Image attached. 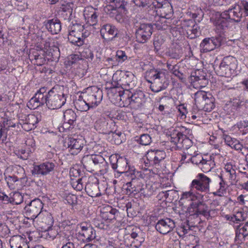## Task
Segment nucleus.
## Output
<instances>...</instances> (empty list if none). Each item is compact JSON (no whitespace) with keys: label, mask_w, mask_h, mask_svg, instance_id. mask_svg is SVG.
I'll list each match as a JSON object with an SVG mask.
<instances>
[{"label":"nucleus","mask_w":248,"mask_h":248,"mask_svg":"<svg viewBox=\"0 0 248 248\" xmlns=\"http://www.w3.org/2000/svg\"><path fill=\"white\" fill-rule=\"evenodd\" d=\"M167 67L170 69L172 73L176 77L179 78L180 80L183 81L185 80L186 78L183 73L181 72L178 69L176 68V66H172L171 64H168Z\"/></svg>","instance_id":"nucleus-49"},{"label":"nucleus","mask_w":248,"mask_h":248,"mask_svg":"<svg viewBox=\"0 0 248 248\" xmlns=\"http://www.w3.org/2000/svg\"><path fill=\"white\" fill-rule=\"evenodd\" d=\"M142 232L139 228L134 227L131 229L130 235L134 239L133 243H137L136 247L140 246L144 242V238L141 236Z\"/></svg>","instance_id":"nucleus-38"},{"label":"nucleus","mask_w":248,"mask_h":248,"mask_svg":"<svg viewBox=\"0 0 248 248\" xmlns=\"http://www.w3.org/2000/svg\"><path fill=\"white\" fill-rule=\"evenodd\" d=\"M110 163L112 169L116 172L115 177L121 174H124L127 176V172L131 173L135 169H133L128 165L126 158L111 155L109 157Z\"/></svg>","instance_id":"nucleus-7"},{"label":"nucleus","mask_w":248,"mask_h":248,"mask_svg":"<svg viewBox=\"0 0 248 248\" xmlns=\"http://www.w3.org/2000/svg\"><path fill=\"white\" fill-rule=\"evenodd\" d=\"M116 61L119 62H123L127 59L125 52L122 50H118L116 54Z\"/></svg>","instance_id":"nucleus-60"},{"label":"nucleus","mask_w":248,"mask_h":248,"mask_svg":"<svg viewBox=\"0 0 248 248\" xmlns=\"http://www.w3.org/2000/svg\"><path fill=\"white\" fill-rule=\"evenodd\" d=\"M3 196L5 199V204L10 203L12 205H17L23 201V197L19 192H11L9 196L3 193Z\"/></svg>","instance_id":"nucleus-29"},{"label":"nucleus","mask_w":248,"mask_h":248,"mask_svg":"<svg viewBox=\"0 0 248 248\" xmlns=\"http://www.w3.org/2000/svg\"><path fill=\"white\" fill-rule=\"evenodd\" d=\"M55 167V164L53 162L46 161L40 165H34L31 170L32 175H46L53 171Z\"/></svg>","instance_id":"nucleus-18"},{"label":"nucleus","mask_w":248,"mask_h":248,"mask_svg":"<svg viewBox=\"0 0 248 248\" xmlns=\"http://www.w3.org/2000/svg\"><path fill=\"white\" fill-rule=\"evenodd\" d=\"M214 162L211 158L209 160L203 159L200 167L203 172H208L215 165Z\"/></svg>","instance_id":"nucleus-47"},{"label":"nucleus","mask_w":248,"mask_h":248,"mask_svg":"<svg viewBox=\"0 0 248 248\" xmlns=\"http://www.w3.org/2000/svg\"><path fill=\"white\" fill-rule=\"evenodd\" d=\"M136 141L142 145L147 146L152 142V138L148 134H143L136 140Z\"/></svg>","instance_id":"nucleus-48"},{"label":"nucleus","mask_w":248,"mask_h":248,"mask_svg":"<svg viewBox=\"0 0 248 248\" xmlns=\"http://www.w3.org/2000/svg\"><path fill=\"white\" fill-rule=\"evenodd\" d=\"M63 198L67 203L69 205H74L77 202V197L75 195L70 193H62Z\"/></svg>","instance_id":"nucleus-50"},{"label":"nucleus","mask_w":248,"mask_h":248,"mask_svg":"<svg viewBox=\"0 0 248 248\" xmlns=\"http://www.w3.org/2000/svg\"><path fill=\"white\" fill-rule=\"evenodd\" d=\"M130 183L131 182H129L123 185V188L124 190H125V194L130 195L132 193H133L134 194H137V193H136V189L133 186L129 185Z\"/></svg>","instance_id":"nucleus-56"},{"label":"nucleus","mask_w":248,"mask_h":248,"mask_svg":"<svg viewBox=\"0 0 248 248\" xmlns=\"http://www.w3.org/2000/svg\"><path fill=\"white\" fill-rule=\"evenodd\" d=\"M73 3H66L62 4L60 7V15L64 20H70L73 12Z\"/></svg>","instance_id":"nucleus-35"},{"label":"nucleus","mask_w":248,"mask_h":248,"mask_svg":"<svg viewBox=\"0 0 248 248\" xmlns=\"http://www.w3.org/2000/svg\"><path fill=\"white\" fill-rule=\"evenodd\" d=\"M49 48L47 49L46 52H47V60L51 61H55L60 56L59 48L57 46L52 45L50 46L48 45Z\"/></svg>","instance_id":"nucleus-41"},{"label":"nucleus","mask_w":248,"mask_h":248,"mask_svg":"<svg viewBox=\"0 0 248 248\" xmlns=\"http://www.w3.org/2000/svg\"><path fill=\"white\" fill-rule=\"evenodd\" d=\"M79 228L77 235L78 238L83 242H89L95 238V231L90 224L82 222L79 225Z\"/></svg>","instance_id":"nucleus-12"},{"label":"nucleus","mask_w":248,"mask_h":248,"mask_svg":"<svg viewBox=\"0 0 248 248\" xmlns=\"http://www.w3.org/2000/svg\"><path fill=\"white\" fill-rule=\"evenodd\" d=\"M108 123L104 118L97 120L94 123V127L99 133L109 134L111 131L108 127Z\"/></svg>","instance_id":"nucleus-34"},{"label":"nucleus","mask_w":248,"mask_h":248,"mask_svg":"<svg viewBox=\"0 0 248 248\" xmlns=\"http://www.w3.org/2000/svg\"><path fill=\"white\" fill-rule=\"evenodd\" d=\"M84 168L88 171H100L101 173L107 171V162L101 155H91L84 156L81 160Z\"/></svg>","instance_id":"nucleus-4"},{"label":"nucleus","mask_w":248,"mask_h":248,"mask_svg":"<svg viewBox=\"0 0 248 248\" xmlns=\"http://www.w3.org/2000/svg\"><path fill=\"white\" fill-rule=\"evenodd\" d=\"M120 212L116 208L108 206L103 209L101 212V216L103 219L106 220H118Z\"/></svg>","instance_id":"nucleus-31"},{"label":"nucleus","mask_w":248,"mask_h":248,"mask_svg":"<svg viewBox=\"0 0 248 248\" xmlns=\"http://www.w3.org/2000/svg\"><path fill=\"white\" fill-rule=\"evenodd\" d=\"M64 122L70 125H74L77 118L76 113L72 109L66 110L63 113Z\"/></svg>","instance_id":"nucleus-40"},{"label":"nucleus","mask_w":248,"mask_h":248,"mask_svg":"<svg viewBox=\"0 0 248 248\" xmlns=\"http://www.w3.org/2000/svg\"><path fill=\"white\" fill-rule=\"evenodd\" d=\"M211 179L203 173L198 174L190 185V191L196 190L201 192L207 193L209 191Z\"/></svg>","instance_id":"nucleus-10"},{"label":"nucleus","mask_w":248,"mask_h":248,"mask_svg":"<svg viewBox=\"0 0 248 248\" xmlns=\"http://www.w3.org/2000/svg\"><path fill=\"white\" fill-rule=\"evenodd\" d=\"M224 170L229 175V180L232 183L235 181L236 174L235 170L230 163H227L224 167Z\"/></svg>","instance_id":"nucleus-44"},{"label":"nucleus","mask_w":248,"mask_h":248,"mask_svg":"<svg viewBox=\"0 0 248 248\" xmlns=\"http://www.w3.org/2000/svg\"><path fill=\"white\" fill-rule=\"evenodd\" d=\"M134 75L130 72L117 71L112 76V80L115 87L113 89H132L135 83Z\"/></svg>","instance_id":"nucleus-5"},{"label":"nucleus","mask_w":248,"mask_h":248,"mask_svg":"<svg viewBox=\"0 0 248 248\" xmlns=\"http://www.w3.org/2000/svg\"><path fill=\"white\" fill-rule=\"evenodd\" d=\"M188 218L186 221L183 222L177 228V234L180 236H184L185 234H187L189 231L191 230V228L192 227H194L197 225L196 224H194V221L190 223V221Z\"/></svg>","instance_id":"nucleus-36"},{"label":"nucleus","mask_w":248,"mask_h":248,"mask_svg":"<svg viewBox=\"0 0 248 248\" xmlns=\"http://www.w3.org/2000/svg\"><path fill=\"white\" fill-rule=\"evenodd\" d=\"M43 207L42 201L38 199H34L25 206V215L31 219H34L40 215Z\"/></svg>","instance_id":"nucleus-15"},{"label":"nucleus","mask_w":248,"mask_h":248,"mask_svg":"<svg viewBox=\"0 0 248 248\" xmlns=\"http://www.w3.org/2000/svg\"><path fill=\"white\" fill-rule=\"evenodd\" d=\"M227 19V17L223 16V13H222L220 16L215 20L214 24L216 31L217 33L223 32L228 28L229 23Z\"/></svg>","instance_id":"nucleus-33"},{"label":"nucleus","mask_w":248,"mask_h":248,"mask_svg":"<svg viewBox=\"0 0 248 248\" xmlns=\"http://www.w3.org/2000/svg\"><path fill=\"white\" fill-rule=\"evenodd\" d=\"M112 91L115 93L116 98L120 101L121 106L124 107L130 106L131 92L130 90L112 89Z\"/></svg>","instance_id":"nucleus-19"},{"label":"nucleus","mask_w":248,"mask_h":248,"mask_svg":"<svg viewBox=\"0 0 248 248\" xmlns=\"http://www.w3.org/2000/svg\"><path fill=\"white\" fill-rule=\"evenodd\" d=\"M239 4L242 11H243L246 16H248V1L246 0H241Z\"/></svg>","instance_id":"nucleus-64"},{"label":"nucleus","mask_w":248,"mask_h":248,"mask_svg":"<svg viewBox=\"0 0 248 248\" xmlns=\"http://www.w3.org/2000/svg\"><path fill=\"white\" fill-rule=\"evenodd\" d=\"M97 181H96L95 182H89L86 185L85 190L89 196L96 197L101 195Z\"/></svg>","instance_id":"nucleus-32"},{"label":"nucleus","mask_w":248,"mask_h":248,"mask_svg":"<svg viewBox=\"0 0 248 248\" xmlns=\"http://www.w3.org/2000/svg\"><path fill=\"white\" fill-rule=\"evenodd\" d=\"M99 15L97 10L92 6L86 7L83 12V15L87 23L93 26L97 24Z\"/></svg>","instance_id":"nucleus-24"},{"label":"nucleus","mask_w":248,"mask_h":248,"mask_svg":"<svg viewBox=\"0 0 248 248\" xmlns=\"http://www.w3.org/2000/svg\"><path fill=\"white\" fill-rule=\"evenodd\" d=\"M188 23L189 24H192V28L187 30V34L190 39L194 38L197 37L198 32L197 26L194 25V22L191 20H189Z\"/></svg>","instance_id":"nucleus-51"},{"label":"nucleus","mask_w":248,"mask_h":248,"mask_svg":"<svg viewBox=\"0 0 248 248\" xmlns=\"http://www.w3.org/2000/svg\"><path fill=\"white\" fill-rule=\"evenodd\" d=\"M93 52L89 48H85L81 53V57L87 59L90 61L91 57H93Z\"/></svg>","instance_id":"nucleus-63"},{"label":"nucleus","mask_w":248,"mask_h":248,"mask_svg":"<svg viewBox=\"0 0 248 248\" xmlns=\"http://www.w3.org/2000/svg\"><path fill=\"white\" fill-rule=\"evenodd\" d=\"M19 170L21 173V176H8L6 178L7 185L9 188L14 189L15 188L14 183L17 181L21 180L26 178V174L24 169L23 168H19Z\"/></svg>","instance_id":"nucleus-37"},{"label":"nucleus","mask_w":248,"mask_h":248,"mask_svg":"<svg viewBox=\"0 0 248 248\" xmlns=\"http://www.w3.org/2000/svg\"><path fill=\"white\" fill-rule=\"evenodd\" d=\"M45 26L52 34L59 33L62 29L61 23L57 18L47 20L45 22Z\"/></svg>","instance_id":"nucleus-28"},{"label":"nucleus","mask_w":248,"mask_h":248,"mask_svg":"<svg viewBox=\"0 0 248 248\" xmlns=\"http://www.w3.org/2000/svg\"><path fill=\"white\" fill-rule=\"evenodd\" d=\"M74 105L77 109L80 111H86L92 108L90 106L88 105L84 98L81 97V95L75 101Z\"/></svg>","instance_id":"nucleus-42"},{"label":"nucleus","mask_w":248,"mask_h":248,"mask_svg":"<svg viewBox=\"0 0 248 248\" xmlns=\"http://www.w3.org/2000/svg\"><path fill=\"white\" fill-rule=\"evenodd\" d=\"M166 153L163 150H150L146 154V157L149 163L153 166H159V163L166 157Z\"/></svg>","instance_id":"nucleus-20"},{"label":"nucleus","mask_w":248,"mask_h":248,"mask_svg":"<svg viewBox=\"0 0 248 248\" xmlns=\"http://www.w3.org/2000/svg\"><path fill=\"white\" fill-rule=\"evenodd\" d=\"M127 177L131 179L130 185L133 186L136 189V193H140L143 190V184L142 183V178H140L141 175L140 172L134 170L131 173L127 172Z\"/></svg>","instance_id":"nucleus-25"},{"label":"nucleus","mask_w":248,"mask_h":248,"mask_svg":"<svg viewBox=\"0 0 248 248\" xmlns=\"http://www.w3.org/2000/svg\"><path fill=\"white\" fill-rule=\"evenodd\" d=\"M166 70L152 68L145 72V77L147 81L151 83V90L155 93L166 89L169 85V81L166 78Z\"/></svg>","instance_id":"nucleus-3"},{"label":"nucleus","mask_w":248,"mask_h":248,"mask_svg":"<svg viewBox=\"0 0 248 248\" xmlns=\"http://www.w3.org/2000/svg\"><path fill=\"white\" fill-rule=\"evenodd\" d=\"M224 38L221 35L204 38L200 45L204 52H209L220 47L223 42Z\"/></svg>","instance_id":"nucleus-13"},{"label":"nucleus","mask_w":248,"mask_h":248,"mask_svg":"<svg viewBox=\"0 0 248 248\" xmlns=\"http://www.w3.org/2000/svg\"><path fill=\"white\" fill-rule=\"evenodd\" d=\"M82 98L87 102L91 108L97 106L103 98V91L96 86H93L87 89L86 92L81 95Z\"/></svg>","instance_id":"nucleus-9"},{"label":"nucleus","mask_w":248,"mask_h":248,"mask_svg":"<svg viewBox=\"0 0 248 248\" xmlns=\"http://www.w3.org/2000/svg\"><path fill=\"white\" fill-rule=\"evenodd\" d=\"M102 61V54L98 52H96L95 54H93V57H91L89 62L96 65L100 63Z\"/></svg>","instance_id":"nucleus-58"},{"label":"nucleus","mask_w":248,"mask_h":248,"mask_svg":"<svg viewBox=\"0 0 248 248\" xmlns=\"http://www.w3.org/2000/svg\"><path fill=\"white\" fill-rule=\"evenodd\" d=\"M29 57L34 64L42 65L47 60V52L44 49L34 50L29 54Z\"/></svg>","instance_id":"nucleus-22"},{"label":"nucleus","mask_w":248,"mask_h":248,"mask_svg":"<svg viewBox=\"0 0 248 248\" xmlns=\"http://www.w3.org/2000/svg\"><path fill=\"white\" fill-rule=\"evenodd\" d=\"M191 81L194 84L197 82L201 87H205L208 83V80L205 76L198 75L197 73H195V75L191 76Z\"/></svg>","instance_id":"nucleus-45"},{"label":"nucleus","mask_w":248,"mask_h":248,"mask_svg":"<svg viewBox=\"0 0 248 248\" xmlns=\"http://www.w3.org/2000/svg\"><path fill=\"white\" fill-rule=\"evenodd\" d=\"M237 68V60L232 56L224 57L217 68V74L221 77H230Z\"/></svg>","instance_id":"nucleus-8"},{"label":"nucleus","mask_w":248,"mask_h":248,"mask_svg":"<svg viewBox=\"0 0 248 248\" xmlns=\"http://www.w3.org/2000/svg\"><path fill=\"white\" fill-rule=\"evenodd\" d=\"M170 141L175 145L178 149L188 150L193 149L192 142L189 137L182 134L173 133L170 135Z\"/></svg>","instance_id":"nucleus-14"},{"label":"nucleus","mask_w":248,"mask_h":248,"mask_svg":"<svg viewBox=\"0 0 248 248\" xmlns=\"http://www.w3.org/2000/svg\"><path fill=\"white\" fill-rule=\"evenodd\" d=\"M182 54V48L179 45H175L171 48L168 52L169 56L172 59H177Z\"/></svg>","instance_id":"nucleus-46"},{"label":"nucleus","mask_w":248,"mask_h":248,"mask_svg":"<svg viewBox=\"0 0 248 248\" xmlns=\"http://www.w3.org/2000/svg\"><path fill=\"white\" fill-rule=\"evenodd\" d=\"M248 235V225L246 223L245 224L241 226H238L235 232V240L243 242L245 238Z\"/></svg>","instance_id":"nucleus-39"},{"label":"nucleus","mask_w":248,"mask_h":248,"mask_svg":"<svg viewBox=\"0 0 248 248\" xmlns=\"http://www.w3.org/2000/svg\"><path fill=\"white\" fill-rule=\"evenodd\" d=\"M42 222L48 226V228H50L54 222L51 214L48 212H45L42 218Z\"/></svg>","instance_id":"nucleus-53"},{"label":"nucleus","mask_w":248,"mask_h":248,"mask_svg":"<svg viewBox=\"0 0 248 248\" xmlns=\"http://www.w3.org/2000/svg\"><path fill=\"white\" fill-rule=\"evenodd\" d=\"M156 11L160 14V17L163 19H170L173 14L172 6L168 1H165L163 5Z\"/></svg>","instance_id":"nucleus-30"},{"label":"nucleus","mask_w":248,"mask_h":248,"mask_svg":"<svg viewBox=\"0 0 248 248\" xmlns=\"http://www.w3.org/2000/svg\"><path fill=\"white\" fill-rule=\"evenodd\" d=\"M132 1L137 7L142 8L149 6L151 3L150 0H132Z\"/></svg>","instance_id":"nucleus-57"},{"label":"nucleus","mask_w":248,"mask_h":248,"mask_svg":"<svg viewBox=\"0 0 248 248\" xmlns=\"http://www.w3.org/2000/svg\"><path fill=\"white\" fill-rule=\"evenodd\" d=\"M145 96L144 93L140 90L131 92L130 107L135 109L140 108L145 102Z\"/></svg>","instance_id":"nucleus-26"},{"label":"nucleus","mask_w":248,"mask_h":248,"mask_svg":"<svg viewBox=\"0 0 248 248\" xmlns=\"http://www.w3.org/2000/svg\"><path fill=\"white\" fill-rule=\"evenodd\" d=\"M93 224L95 227L100 229H106L107 228V225H106L102 219L99 218H94L93 220Z\"/></svg>","instance_id":"nucleus-62"},{"label":"nucleus","mask_w":248,"mask_h":248,"mask_svg":"<svg viewBox=\"0 0 248 248\" xmlns=\"http://www.w3.org/2000/svg\"><path fill=\"white\" fill-rule=\"evenodd\" d=\"M223 138L225 140L227 145L230 147H232L234 142H237V140L234 138H232L230 136L226 134L225 131H223Z\"/></svg>","instance_id":"nucleus-61"},{"label":"nucleus","mask_w":248,"mask_h":248,"mask_svg":"<svg viewBox=\"0 0 248 248\" xmlns=\"http://www.w3.org/2000/svg\"><path fill=\"white\" fill-rule=\"evenodd\" d=\"M242 15L243 11L240 4L235 5L233 8L223 12V16L236 22H239L241 21Z\"/></svg>","instance_id":"nucleus-23"},{"label":"nucleus","mask_w":248,"mask_h":248,"mask_svg":"<svg viewBox=\"0 0 248 248\" xmlns=\"http://www.w3.org/2000/svg\"><path fill=\"white\" fill-rule=\"evenodd\" d=\"M66 90L63 86L56 85L48 92L46 88H40L29 101L33 107L37 108L46 104L51 109L61 108L66 102Z\"/></svg>","instance_id":"nucleus-1"},{"label":"nucleus","mask_w":248,"mask_h":248,"mask_svg":"<svg viewBox=\"0 0 248 248\" xmlns=\"http://www.w3.org/2000/svg\"><path fill=\"white\" fill-rule=\"evenodd\" d=\"M219 187L215 192H213L214 196H221L226 192V182L225 180H222V182L219 183Z\"/></svg>","instance_id":"nucleus-54"},{"label":"nucleus","mask_w":248,"mask_h":248,"mask_svg":"<svg viewBox=\"0 0 248 248\" xmlns=\"http://www.w3.org/2000/svg\"><path fill=\"white\" fill-rule=\"evenodd\" d=\"M203 195L192 191L183 192L180 200H186L191 202L187 209V213L189 214V220L194 219V224H199L202 219L200 216H203L206 218L210 216V210L208 205L203 202Z\"/></svg>","instance_id":"nucleus-2"},{"label":"nucleus","mask_w":248,"mask_h":248,"mask_svg":"<svg viewBox=\"0 0 248 248\" xmlns=\"http://www.w3.org/2000/svg\"><path fill=\"white\" fill-rule=\"evenodd\" d=\"M30 125H32L34 128L35 125L37 124L39 121L37 116L34 114H29L27 115L24 120Z\"/></svg>","instance_id":"nucleus-55"},{"label":"nucleus","mask_w":248,"mask_h":248,"mask_svg":"<svg viewBox=\"0 0 248 248\" xmlns=\"http://www.w3.org/2000/svg\"><path fill=\"white\" fill-rule=\"evenodd\" d=\"M195 104L199 109L210 112L215 108V98L211 94L199 91L194 94Z\"/></svg>","instance_id":"nucleus-6"},{"label":"nucleus","mask_w":248,"mask_h":248,"mask_svg":"<svg viewBox=\"0 0 248 248\" xmlns=\"http://www.w3.org/2000/svg\"><path fill=\"white\" fill-rule=\"evenodd\" d=\"M68 30V40L73 44L81 46L84 43L82 31L84 30V26L79 24H74L69 26Z\"/></svg>","instance_id":"nucleus-11"},{"label":"nucleus","mask_w":248,"mask_h":248,"mask_svg":"<svg viewBox=\"0 0 248 248\" xmlns=\"http://www.w3.org/2000/svg\"><path fill=\"white\" fill-rule=\"evenodd\" d=\"M155 227L159 233L167 234L175 227V223L172 219L167 217L158 220Z\"/></svg>","instance_id":"nucleus-17"},{"label":"nucleus","mask_w":248,"mask_h":248,"mask_svg":"<svg viewBox=\"0 0 248 248\" xmlns=\"http://www.w3.org/2000/svg\"><path fill=\"white\" fill-rule=\"evenodd\" d=\"M86 177L78 178L76 181H74L73 179H72V182L71 183L73 187L78 191H81L83 188V180L85 179Z\"/></svg>","instance_id":"nucleus-52"},{"label":"nucleus","mask_w":248,"mask_h":248,"mask_svg":"<svg viewBox=\"0 0 248 248\" xmlns=\"http://www.w3.org/2000/svg\"><path fill=\"white\" fill-rule=\"evenodd\" d=\"M153 27L151 24H141L136 31V38L140 43H145L151 38Z\"/></svg>","instance_id":"nucleus-16"},{"label":"nucleus","mask_w":248,"mask_h":248,"mask_svg":"<svg viewBox=\"0 0 248 248\" xmlns=\"http://www.w3.org/2000/svg\"><path fill=\"white\" fill-rule=\"evenodd\" d=\"M100 34L105 40H110L117 34V30L115 26L107 24L102 26Z\"/></svg>","instance_id":"nucleus-27"},{"label":"nucleus","mask_w":248,"mask_h":248,"mask_svg":"<svg viewBox=\"0 0 248 248\" xmlns=\"http://www.w3.org/2000/svg\"><path fill=\"white\" fill-rule=\"evenodd\" d=\"M154 190L152 186L150 185H146L145 187H143V190L140 191V193L145 197H149L153 194Z\"/></svg>","instance_id":"nucleus-59"},{"label":"nucleus","mask_w":248,"mask_h":248,"mask_svg":"<svg viewBox=\"0 0 248 248\" xmlns=\"http://www.w3.org/2000/svg\"><path fill=\"white\" fill-rule=\"evenodd\" d=\"M84 140L82 139L69 138L65 142V146H67L72 155H77L82 149Z\"/></svg>","instance_id":"nucleus-21"},{"label":"nucleus","mask_w":248,"mask_h":248,"mask_svg":"<svg viewBox=\"0 0 248 248\" xmlns=\"http://www.w3.org/2000/svg\"><path fill=\"white\" fill-rule=\"evenodd\" d=\"M107 1L113 3L111 6V10L121 9L124 11V12L127 11V2L124 0H107Z\"/></svg>","instance_id":"nucleus-43"}]
</instances>
